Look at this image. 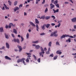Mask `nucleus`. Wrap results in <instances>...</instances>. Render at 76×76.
Wrapping results in <instances>:
<instances>
[{
    "label": "nucleus",
    "mask_w": 76,
    "mask_h": 76,
    "mask_svg": "<svg viewBox=\"0 0 76 76\" xmlns=\"http://www.w3.org/2000/svg\"><path fill=\"white\" fill-rule=\"evenodd\" d=\"M61 25V23H59L58 25V28H59V27H60V26Z\"/></svg>",
    "instance_id": "obj_42"
},
{
    "label": "nucleus",
    "mask_w": 76,
    "mask_h": 76,
    "mask_svg": "<svg viewBox=\"0 0 76 76\" xmlns=\"http://www.w3.org/2000/svg\"><path fill=\"white\" fill-rule=\"evenodd\" d=\"M5 35V36L6 38L7 39H9V36L6 33H5L4 34Z\"/></svg>",
    "instance_id": "obj_19"
},
{
    "label": "nucleus",
    "mask_w": 76,
    "mask_h": 76,
    "mask_svg": "<svg viewBox=\"0 0 76 76\" xmlns=\"http://www.w3.org/2000/svg\"><path fill=\"white\" fill-rule=\"evenodd\" d=\"M30 25H32V26H35V25L32 22H30Z\"/></svg>",
    "instance_id": "obj_17"
},
{
    "label": "nucleus",
    "mask_w": 76,
    "mask_h": 76,
    "mask_svg": "<svg viewBox=\"0 0 76 76\" xmlns=\"http://www.w3.org/2000/svg\"><path fill=\"white\" fill-rule=\"evenodd\" d=\"M45 34L44 33H43L40 34V35H45Z\"/></svg>",
    "instance_id": "obj_46"
},
{
    "label": "nucleus",
    "mask_w": 76,
    "mask_h": 76,
    "mask_svg": "<svg viewBox=\"0 0 76 76\" xmlns=\"http://www.w3.org/2000/svg\"><path fill=\"white\" fill-rule=\"evenodd\" d=\"M45 7H48V4H46L45 5Z\"/></svg>",
    "instance_id": "obj_56"
},
{
    "label": "nucleus",
    "mask_w": 76,
    "mask_h": 76,
    "mask_svg": "<svg viewBox=\"0 0 76 76\" xmlns=\"http://www.w3.org/2000/svg\"><path fill=\"white\" fill-rule=\"evenodd\" d=\"M11 26H14V25L12 23H10L8 26V28H11Z\"/></svg>",
    "instance_id": "obj_6"
},
{
    "label": "nucleus",
    "mask_w": 76,
    "mask_h": 76,
    "mask_svg": "<svg viewBox=\"0 0 76 76\" xmlns=\"http://www.w3.org/2000/svg\"><path fill=\"white\" fill-rule=\"evenodd\" d=\"M6 46L7 48H8V49L9 48V47H10L9 44L8 43H6Z\"/></svg>",
    "instance_id": "obj_16"
},
{
    "label": "nucleus",
    "mask_w": 76,
    "mask_h": 76,
    "mask_svg": "<svg viewBox=\"0 0 76 76\" xmlns=\"http://www.w3.org/2000/svg\"><path fill=\"white\" fill-rule=\"evenodd\" d=\"M33 57H34V58L35 59V60H37V57H36V56L35 55H33Z\"/></svg>",
    "instance_id": "obj_34"
},
{
    "label": "nucleus",
    "mask_w": 76,
    "mask_h": 76,
    "mask_svg": "<svg viewBox=\"0 0 76 76\" xmlns=\"http://www.w3.org/2000/svg\"><path fill=\"white\" fill-rule=\"evenodd\" d=\"M36 29L37 31H39L38 29H39V27H38V25L37 24L36 25Z\"/></svg>",
    "instance_id": "obj_18"
},
{
    "label": "nucleus",
    "mask_w": 76,
    "mask_h": 76,
    "mask_svg": "<svg viewBox=\"0 0 76 76\" xmlns=\"http://www.w3.org/2000/svg\"><path fill=\"white\" fill-rule=\"evenodd\" d=\"M72 55L73 56H75V55L76 56V53H72Z\"/></svg>",
    "instance_id": "obj_59"
},
{
    "label": "nucleus",
    "mask_w": 76,
    "mask_h": 76,
    "mask_svg": "<svg viewBox=\"0 0 76 76\" xmlns=\"http://www.w3.org/2000/svg\"><path fill=\"white\" fill-rule=\"evenodd\" d=\"M24 16H26V15H27V13L24 12Z\"/></svg>",
    "instance_id": "obj_54"
},
{
    "label": "nucleus",
    "mask_w": 76,
    "mask_h": 76,
    "mask_svg": "<svg viewBox=\"0 0 76 76\" xmlns=\"http://www.w3.org/2000/svg\"><path fill=\"white\" fill-rule=\"evenodd\" d=\"M27 1L28 3H29L31 1V0H27Z\"/></svg>",
    "instance_id": "obj_57"
},
{
    "label": "nucleus",
    "mask_w": 76,
    "mask_h": 76,
    "mask_svg": "<svg viewBox=\"0 0 76 76\" xmlns=\"http://www.w3.org/2000/svg\"><path fill=\"white\" fill-rule=\"evenodd\" d=\"M68 41L69 42H71V38H69L68 39L66 40V42H68Z\"/></svg>",
    "instance_id": "obj_21"
},
{
    "label": "nucleus",
    "mask_w": 76,
    "mask_h": 76,
    "mask_svg": "<svg viewBox=\"0 0 76 76\" xmlns=\"http://www.w3.org/2000/svg\"><path fill=\"white\" fill-rule=\"evenodd\" d=\"M55 6H56V7L58 8H59V7H60V6H59V4H55Z\"/></svg>",
    "instance_id": "obj_32"
},
{
    "label": "nucleus",
    "mask_w": 76,
    "mask_h": 76,
    "mask_svg": "<svg viewBox=\"0 0 76 76\" xmlns=\"http://www.w3.org/2000/svg\"><path fill=\"white\" fill-rule=\"evenodd\" d=\"M4 30H3V27H1L0 28V32H4Z\"/></svg>",
    "instance_id": "obj_15"
},
{
    "label": "nucleus",
    "mask_w": 76,
    "mask_h": 76,
    "mask_svg": "<svg viewBox=\"0 0 76 76\" xmlns=\"http://www.w3.org/2000/svg\"><path fill=\"white\" fill-rule=\"evenodd\" d=\"M18 4V1H15L14 3V6H16L17 5V4Z\"/></svg>",
    "instance_id": "obj_33"
},
{
    "label": "nucleus",
    "mask_w": 76,
    "mask_h": 76,
    "mask_svg": "<svg viewBox=\"0 0 76 76\" xmlns=\"http://www.w3.org/2000/svg\"><path fill=\"white\" fill-rule=\"evenodd\" d=\"M51 44H52L51 42H49V43H48V45L49 47H51Z\"/></svg>",
    "instance_id": "obj_27"
},
{
    "label": "nucleus",
    "mask_w": 76,
    "mask_h": 76,
    "mask_svg": "<svg viewBox=\"0 0 76 76\" xmlns=\"http://www.w3.org/2000/svg\"><path fill=\"white\" fill-rule=\"evenodd\" d=\"M48 12V8L46 7V9L45 10V13H47Z\"/></svg>",
    "instance_id": "obj_31"
},
{
    "label": "nucleus",
    "mask_w": 76,
    "mask_h": 76,
    "mask_svg": "<svg viewBox=\"0 0 76 76\" xmlns=\"http://www.w3.org/2000/svg\"><path fill=\"white\" fill-rule=\"evenodd\" d=\"M50 6H51L50 7V9H53L54 7H55V5H54L53 4L51 3L50 4Z\"/></svg>",
    "instance_id": "obj_5"
},
{
    "label": "nucleus",
    "mask_w": 76,
    "mask_h": 76,
    "mask_svg": "<svg viewBox=\"0 0 76 76\" xmlns=\"http://www.w3.org/2000/svg\"><path fill=\"white\" fill-rule=\"evenodd\" d=\"M45 0H43V2H42V4H44L45 3Z\"/></svg>",
    "instance_id": "obj_55"
},
{
    "label": "nucleus",
    "mask_w": 76,
    "mask_h": 76,
    "mask_svg": "<svg viewBox=\"0 0 76 76\" xmlns=\"http://www.w3.org/2000/svg\"><path fill=\"white\" fill-rule=\"evenodd\" d=\"M72 32L76 31V30L75 29H72Z\"/></svg>",
    "instance_id": "obj_47"
},
{
    "label": "nucleus",
    "mask_w": 76,
    "mask_h": 76,
    "mask_svg": "<svg viewBox=\"0 0 76 76\" xmlns=\"http://www.w3.org/2000/svg\"><path fill=\"white\" fill-rule=\"evenodd\" d=\"M13 41L14 42H18V43H19L20 42H19V40L18 39H13Z\"/></svg>",
    "instance_id": "obj_4"
},
{
    "label": "nucleus",
    "mask_w": 76,
    "mask_h": 76,
    "mask_svg": "<svg viewBox=\"0 0 76 76\" xmlns=\"http://www.w3.org/2000/svg\"><path fill=\"white\" fill-rule=\"evenodd\" d=\"M22 4H20L19 6V8H20L21 7H22Z\"/></svg>",
    "instance_id": "obj_50"
},
{
    "label": "nucleus",
    "mask_w": 76,
    "mask_h": 76,
    "mask_svg": "<svg viewBox=\"0 0 76 76\" xmlns=\"http://www.w3.org/2000/svg\"><path fill=\"white\" fill-rule=\"evenodd\" d=\"M15 51H18V50H17V49H15Z\"/></svg>",
    "instance_id": "obj_64"
},
{
    "label": "nucleus",
    "mask_w": 76,
    "mask_h": 76,
    "mask_svg": "<svg viewBox=\"0 0 76 76\" xmlns=\"http://www.w3.org/2000/svg\"><path fill=\"white\" fill-rule=\"evenodd\" d=\"M51 25H52V26H54L55 25H56V24H55V23H52L51 24Z\"/></svg>",
    "instance_id": "obj_45"
},
{
    "label": "nucleus",
    "mask_w": 76,
    "mask_h": 76,
    "mask_svg": "<svg viewBox=\"0 0 76 76\" xmlns=\"http://www.w3.org/2000/svg\"><path fill=\"white\" fill-rule=\"evenodd\" d=\"M5 8L6 9H8V10L9 9V8L7 7V6H6L5 7Z\"/></svg>",
    "instance_id": "obj_43"
},
{
    "label": "nucleus",
    "mask_w": 76,
    "mask_h": 76,
    "mask_svg": "<svg viewBox=\"0 0 76 76\" xmlns=\"http://www.w3.org/2000/svg\"><path fill=\"white\" fill-rule=\"evenodd\" d=\"M19 48V52H20L22 50V47L21 46H19V45H18L17 46Z\"/></svg>",
    "instance_id": "obj_7"
},
{
    "label": "nucleus",
    "mask_w": 76,
    "mask_h": 76,
    "mask_svg": "<svg viewBox=\"0 0 76 76\" xmlns=\"http://www.w3.org/2000/svg\"><path fill=\"white\" fill-rule=\"evenodd\" d=\"M19 9V8L18 7H16L14 9V10L15 12H16L17 10H18Z\"/></svg>",
    "instance_id": "obj_8"
},
{
    "label": "nucleus",
    "mask_w": 76,
    "mask_h": 76,
    "mask_svg": "<svg viewBox=\"0 0 76 76\" xmlns=\"http://www.w3.org/2000/svg\"><path fill=\"white\" fill-rule=\"evenodd\" d=\"M45 26L46 28H48L50 26V24H48L46 25H45Z\"/></svg>",
    "instance_id": "obj_14"
},
{
    "label": "nucleus",
    "mask_w": 76,
    "mask_h": 76,
    "mask_svg": "<svg viewBox=\"0 0 76 76\" xmlns=\"http://www.w3.org/2000/svg\"><path fill=\"white\" fill-rule=\"evenodd\" d=\"M38 41L37 40L36 41H33L32 42V43H38Z\"/></svg>",
    "instance_id": "obj_36"
},
{
    "label": "nucleus",
    "mask_w": 76,
    "mask_h": 76,
    "mask_svg": "<svg viewBox=\"0 0 76 76\" xmlns=\"http://www.w3.org/2000/svg\"><path fill=\"white\" fill-rule=\"evenodd\" d=\"M53 11L54 13H56V10H54V9H53Z\"/></svg>",
    "instance_id": "obj_39"
},
{
    "label": "nucleus",
    "mask_w": 76,
    "mask_h": 76,
    "mask_svg": "<svg viewBox=\"0 0 76 76\" xmlns=\"http://www.w3.org/2000/svg\"><path fill=\"white\" fill-rule=\"evenodd\" d=\"M58 11H59V10L58 9H57L56 10V12L57 13V12H58Z\"/></svg>",
    "instance_id": "obj_53"
},
{
    "label": "nucleus",
    "mask_w": 76,
    "mask_h": 76,
    "mask_svg": "<svg viewBox=\"0 0 76 76\" xmlns=\"http://www.w3.org/2000/svg\"><path fill=\"white\" fill-rule=\"evenodd\" d=\"M26 54H27L28 56H27V57L28 58H30V57H31V53H26Z\"/></svg>",
    "instance_id": "obj_9"
},
{
    "label": "nucleus",
    "mask_w": 76,
    "mask_h": 76,
    "mask_svg": "<svg viewBox=\"0 0 76 76\" xmlns=\"http://www.w3.org/2000/svg\"><path fill=\"white\" fill-rule=\"evenodd\" d=\"M58 56H56L54 57L53 58L54 60H56Z\"/></svg>",
    "instance_id": "obj_30"
},
{
    "label": "nucleus",
    "mask_w": 76,
    "mask_h": 76,
    "mask_svg": "<svg viewBox=\"0 0 76 76\" xmlns=\"http://www.w3.org/2000/svg\"><path fill=\"white\" fill-rule=\"evenodd\" d=\"M35 23L37 24H39V21H38V20L37 19H35Z\"/></svg>",
    "instance_id": "obj_12"
},
{
    "label": "nucleus",
    "mask_w": 76,
    "mask_h": 76,
    "mask_svg": "<svg viewBox=\"0 0 76 76\" xmlns=\"http://www.w3.org/2000/svg\"><path fill=\"white\" fill-rule=\"evenodd\" d=\"M50 19V16H47L45 18V19L46 20H48Z\"/></svg>",
    "instance_id": "obj_22"
},
{
    "label": "nucleus",
    "mask_w": 76,
    "mask_h": 76,
    "mask_svg": "<svg viewBox=\"0 0 76 76\" xmlns=\"http://www.w3.org/2000/svg\"><path fill=\"white\" fill-rule=\"evenodd\" d=\"M57 37L58 36V34H57V31H56L54 32H52L50 35V37Z\"/></svg>",
    "instance_id": "obj_2"
},
{
    "label": "nucleus",
    "mask_w": 76,
    "mask_h": 76,
    "mask_svg": "<svg viewBox=\"0 0 76 76\" xmlns=\"http://www.w3.org/2000/svg\"><path fill=\"white\" fill-rule=\"evenodd\" d=\"M46 53L48 54H50V51L48 50V51H46Z\"/></svg>",
    "instance_id": "obj_48"
},
{
    "label": "nucleus",
    "mask_w": 76,
    "mask_h": 76,
    "mask_svg": "<svg viewBox=\"0 0 76 76\" xmlns=\"http://www.w3.org/2000/svg\"><path fill=\"white\" fill-rule=\"evenodd\" d=\"M40 48V46L39 45H37V46H35V48H36V49H39V48Z\"/></svg>",
    "instance_id": "obj_24"
},
{
    "label": "nucleus",
    "mask_w": 76,
    "mask_h": 76,
    "mask_svg": "<svg viewBox=\"0 0 76 76\" xmlns=\"http://www.w3.org/2000/svg\"><path fill=\"white\" fill-rule=\"evenodd\" d=\"M72 3H73V2L72 1V0H69Z\"/></svg>",
    "instance_id": "obj_61"
},
{
    "label": "nucleus",
    "mask_w": 76,
    "mask_h": 76,
    "mask_svg": "<svg viewBox=\"0 0 76 76\" xmlns=\"http://www.w3.org/2000/svg\"><path fill=\"white\" fill-rule=\"evenodd\" d=\"M51 17L52 18H53V19H55L56 18L55 17V16L54 15H52L51 16Z\"/></svg>",
    "instance_id": "obj_44"
},
{
    "label": "nucleus",
    "mask_w": 76,
    "mask_h": 76,
    "mask_svg": "<svg viewBox=\"0 0 76 76\" xmlns=\"http://www.w3.org/2000/svg\"><path fill=\"white\" fill-rule=\"evenodd\" d=\"M72 22H76V18H74L72 19Z\"/></svg>",
    "instance_id": "obj_13"
},
{
    "label": "nucleus",
    "mask_w": 76,
    "mask_h": 76,
    "mask_svg": "<svg viewBox=\"0 0 76 76\" xmlns=\"http://www.w3.org/2000/svg\"><path fill=\"white\" fill-rule=\"evenodd\" d=\"M50 57H53V54L52 53L51 55H50Z\"/></svg>",
    "instance_id": "obj_49"
},
{
    "label": "nucleus",
    "mask_w": 76,
    "mask_h": 76,
    "mask_svg": "<svg viewBox=\"0 0 76 76\" xmlns=\"http://www.w3.org/2000/svg\"><path fill=\"white\" fill-rule=\"evenodd\" d=\"M11 35H12V36L13 38H15V35H14V34H12Z\"/></svg>",
    "instance_id": "obj_52"
},
{
    "label": "nucleus",
    "mask_w": 76,
    "mask_h": 76,
    "mask_svg": "<svg viewBox=\"0 0 76 76\" xmlns=\"http://www.w3.org/2000/svg\"><path fill=\"white\" fill-rule=\"evenodd\" d=\"M40 61H41V59H40V58L38 59L37 60V61L39 63H40L41 62Z\"/></svg>",
    "instance_id": "obj_38"
},
{
    "label": "nucleus",
    "mask_w": 76,
    "mask_h": 76,
    "mask_svg": "<svg viewBox=\"0 0 76 76\" xmlns=\"http://www.w3.org/2000/svg\"><path fill=\"white\" fill-rule=\"evenodd\" d=\"M40 49L41 50L42 52L40 53L39 54L40 56H41V55H42V54H44V53H45V52H44V50H43V48L42 47H40Z\"/></svg>",
    "instance_id": "obj_3"
},
{
    "label": "nucleus",
    "mask_w": 76,
    "mask_h": 76,
    "mask_svg": "<svg viewBox=\"0 0 76 76\" xmlns=\"http://www.w3.org/2000/svg\"><path fill=\"white\" fill-rule=\"evenodd\" d=\"M41 19H45V16H42L41 17Z\"/></svg>",
    "instance_id": "obj_35"
},
{
    "label": "nucleus",
    "mask_w": 76,
    "mask_h": 76,
    "mask_svg": "<svg viewBox=\"0 0 76 76\" xmlns=\"http://www.w3.org/2000/svg\"><path fill=\"white\" fill-rule=\"evenodd\" d=\"M57 3H58V1L56 0L54 2H53V4H57Z\"/></svg>",
    "instance_id": "obj_23"
},
{
    "label": "nucleus",
    "mask_w": 76,
    "mask_h": 76,
    "mask_svg": "<svg viewBox=\"0 0 76 76\" xmlns=\"http://www.w3.org/2000/svg\"><path fill=\"white\" fill-rule=\"evenodd\" d=\"M69 38H75V37H73V36H69Z\"/></svg>",
    "instance_id": "obj_41"
},
{
    "label": "nucleus",
    "mask_w": 76,
    "mask_h": 76,
    "mask_svg": "<svg viewBox=\"0 0 76 76\" xmlns=\"http://www.w3.org/2000/svg\"><path fill=\"white\" fill-rule=\"evenodd\" d=\"M21 42H22L24 40V38H23V37L22 36H21Z\"/></svg>",
    "instance_id": "obj_29"
},
{
    "label": "nucleus",
    "mask_w": 76,
    "mask_h": 76,
    "mask_svg": "<svg viewBox=\"0 0 76 76\" xmlns=\"http://www.w3.org/2000/svg\"><path fill=\"white\" fill-rule=\"evenodd\" d=\"M26 61L27 63H29V59H28V58L26 59Z\"/></svg>",
    "instance_id": "obj_37"
},
{
    "label": "nucleus",
    "mask_w": 76,
    "mask_h": 76,
    "mask_svg": "<svg viewBox=\"0 0 76 76\" xmlns=\"http://www.w3.org/2000/svg\"><path fill=\"white\" fill-rule=\"evenodd\" d=\"M66 37H67V35H63L61 37V39H63V38H65Z\"/></svg>",
    "instance_id": "obj_10"
},
{
    "label": "nucleus",
    "mask_w": 76,
    "mask_h": 76,
    "mask_svg": "<svg viewBox=\"0 0 76 76\" xmlns=\"http://www.w3.org/2000/svg\"><path fill=\"white\" fill-rule=\"evenodd\" d=\"M56 44V45H60V44H59V42H57Z\"/></svg>",
    "instance_id": "obj_40"
},
{
    "label": "nucleus",
    "mask_w": 76,
    "mask_h": 76,
    "mask_svg": "<svg viewBox=\"0 0 76 76\" xmlns=\"http://www.w3.org/2000/svg\"><path fill=\"white\" fill-rule=\"evenodd\" d=\"M59 52H60V50H58L56 52V53L57 54H58Z\"/></svg>",
    "instance_id": "obj_51"
},
{
    "label": "nucleus",
    "mask_w": 76,
    "mask_h": 76,
    "mask_svg": "<svg viewBox=\"0 0 76 76\" xmlns=\"http://www.w3.org/2000/svg\"><path fill=\"white\" fill-rule=\"evenodd\" d=\"M47 48H44V51H47Z\"/></svg>",
    "instance_id": "obj_62"
},
{
    "label": "nucleus",
    "mask_w": 76,
    "mask_h": 76,
    "mask_svg": "<svg viewBox=\"0 0 76 76\" xmlns=\"http://www.w3.org/2000/svg\"><path fill=\"white\" fill-rule=\"evenodd\" d=\"M29 33H27L26 34L27 39H28V38H29Z\"/></svg>",
    "instance_id": "obj_28"
},
{
    "label": "nucleus",
    "mask_w": 76,
    "mask_h": 76,
    "mask_svg": "<svg viewBox=\"0 0 76 76\" xmlns=\"http://www.w3.org/2000/svg\"><path fill=\"white\" fill-rule=\"evenodd\" d=\"M26 59L25 58H22V59H18L17 61V63H19L20 62H22L23 61V63L24 64V65H26V64L25 63V60Z\"/></svg>",
    "instance_id": "obj_1"
},
{
    "label": "nucleus",
    "mask_w": 76,
    "mask_h": 76,
    "mask_svg": "<svg viewBox=\"0 0 76 76\" xmlns=\"http://www.w3.org/2000/svg\"><path fill=\"white\" fill-rule=\"evenodd\" d=\"M5 28H8V26H7V25H6Z\"/></svg>",
    "instance_id": "obj_63"
},
{
    "label": "nucleus",
    "mask_w": 76,
    "mask_h": 76,
    "mask_svg": "<svg viewBox=\"0 0 76 76\" xmlns=\"http://www.w3.org/2000/svg\"><path fill=\"white\" fill-rule=\"evenodd\" d=\"M8 4L9 5V6H11V5H12V1H8Z\"/></svg>",
    "instance_id": "obj_26"
},
{
    "label": "nucleus",
    "mask_w": 76,
    "mask_h": 76,
    "mask_svg": "<svg viewBox=\"0 0 76 76\" xmlns=\"http://www.w3.org/2000/svg\"><path fill=\"white\" fill-rule=\"evenodd\" d=\"M74 29H76V25H74Z\"/></svg>",
    "instance_id": "obj_60"
},
{
    "label": "nucleus",
    "mask_w": 76,
    "mask_h": 76,
    "mask_svg": "<svg viewBox=\"0 0 76 76\" xmlns=\"http://www.w3.org/2000/svg\"><path fill=\"white\" fill-rule=\"evenodd\" d=\"M54 0H51V2L52 3H54Z\"/></svg>",
    "instance_id": "obj_58"
},
{
    "label": "nucleus",
    "mask_w": 76,
    "mask_h": 76,
    "mask_svg": "<svg viewBox=\"0 0 76 76\" xmlns=\"http://www.w3.org/2000/svg\"><path fill=\"white\" fill-rule=\"evenodd\" d=\"M45 24H44L43 26H41V28L43 30H44L45 29Z\"/></svg>",
    "instance_id": "obj_20"
},
{
    "label": "nucleus",
    "mask_w": 76,
    "mask_h": 76,
    "mask_svg": "<svg viewBox=\"0 0 76 76\" xmlns=\"http://www.w3.org/2000/svg\"><path fill=\"white\" fill-rule=\"evenodd\" d=\"M5 58L6 60H11V58H9V57L7 56H5Z\"/></svg>",
    "instance_id": "obj_11"
},
{
    "label": "nucleus",
    "mask_w": 76,
    "mask_h": 76,
    "mask_svg": "<svg viewBox=\"0 0 76 76\" xmlns=\"http://www.w3.org/2000/svg\"><path fill=\"white\" fill-rule=\"evenodd\" d=\"M13 31L14 32L15 34H17V31H16V29H13Z\"/></svg>",
    "instance_id": "obj_25"
}]
</instances>
